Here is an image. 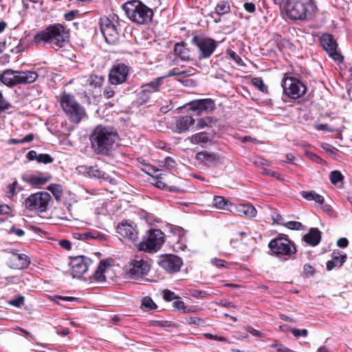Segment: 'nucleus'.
Masks as SVG:
<instances>
[{
  "label": "nucleus",
  "instance_id": "obj_1",
  "mask_svg": "<svg viewBox=\"0 0 352 352\" xmlns=\"http://www.w3.org/2000/svg\"><path fill=\"white\" fill-rule=\"evenodd\" d=\"M89 140L94 154L108 156L114 149L118 133L113 127L99 124L91 131Z\"/></svg>",
  "mask_w": 352,
  "mask_h": 352
},
{
  "label": "nucleus",
  "instance_id": "obj_2",
  "mask_svg": "<svg viewBox=\"0 0 352 352\" xmlns=\"http://www.w3.org/2000/svg\"><path fill=\"white\" fill-rule=\"evenodd\" d=\"M69 41V32L60 23L50 25L39 31L35 34L33 41L36 45L48 44L56 50L65 47Z\"/></svg>",
  "mask_w": 352,
  "mask_h": 352
},
{
  "label": "nucleus",
  "instance_id": "obj_3",
  "mask_svg": "<svg viewBox=\"0 0 352 352\" xmlns=\"http://www.w3.org/2000/svg\"><path fill=\"white\" fill-rule=\"evenodd\" d=\"M285 9L290 19L304 20L312 17L317 8L312 0H287Z\"/></svg>",
  "mask_w": 352,
  "mask_h": 352
},
{
  "label": "nucleus",
  "instance_id": "obj_4",
  "mask_svg": "<svg viewBox=\"0 0 352 352\" xmlns=\"http://www.w3.org/2000/svg\"><path fill=\"white\" fill-rule=\"evenodd\" d=\"M123 9L130 20L138 24L149 22L153 16V10L140 1L126 3Z\"/></svg>",
  "mask_w": 352,
  "mask_h": 352
},
{
  "label": "nucleus",
  "instance_id": "obj_5",
  "mask_svg": "<svg viewBox=\"0 0 352 352\" xmlns=\"http://www.w3.org/2000/svg\"><path fill=\"white\" fill-rule=\"evenodd\" d=\"M61 107L72 122L79 123L85 117L86 111L75 99L69 94H63L60 98Z\"/></svg>",
  "mask_w": 352,
  "mask_h": 352
},
{
  "label": "nucleus",
  "instance_id": "obj_6",
  "mask_svg": "<svg viewBox=\"0 0 352 352\" xmlns=\"http://www.w3.org/2000/svg\"><path fill=\"white\" fill-rule=\"evenodd\" d=\"M164 242V234L158 229L150 230L138 244V250L144 252H155L158 250Z\"/></svg>",
  "mask_w": 352,
  "mask_h": 352
},
{
  "label": "nucleus",
  "instance_id": "obj_7",
  "mask_svg": "<svg viewBox=\"0 0 352 352\" xmlns=\"http://www.w3.org/2000/svg\"><path fill=\"white\" fill-rule=\"evenodd\" d=\"M192 43L199 50L198 58L199 60L210 57L217 47V42L215 40L197 35L192 37Z\"/></svg>",
  "mask_w": 352,
  "mask_h": 352
},
{
  "label": "nucleus",
  "instance_id": "obj_8",
  "mask_svg": "<svg viewBox=\"0 0 352 352\" xmlns=\"http://www.w3.org/2000/svg\"><path fill=\"white\" fill-rule=\"evenodd\" d=\"M284 94L291 98L297 99L302 96L306 91V86L298 78H285L281 83Z\"/></svg>",
  "mask_w": 352,
  "mask_h": 352
},
{
  "label": "nucleus",
  "instance_id": "obj_9",
  "mask_svg": "<svg viewBox=\"0 0 352 352\" xmlns=\"http://www.w3.org/2000/svg\"><path fill=\"white\" fill-rule=\"evenodd\" d=\"M268 247L276 255L291 256L296 252V248L294 243L283 237L271 240Z\"/></svg>",
  "mask_w": 352,
  "mask_h": 352
},
{
  "label": "nucleus",
  "instance_id": "obj_10",
  "mask_svg": "<svg viewBox=\"0 0 352 352\" xmlns=\"http://www.w3.org/2000/svg\"><path fill=\"white\" fill-rule=\"evenodd\" d=\"M50 195L47 192H39L31 195L25 200L26 208L30 210H37L44 212L47 210L50 201Z\"/></svg>",
  "mask_w": 352,
  "mask_h": 352
},
{
  "label": "nucleus",
  "instance_id": "obj_11",
  "mask_svg": "<svg viewBox=\"0 0 352 352\" xmlns=\"http://www.w3.org/2000/svg\"><path fill=\"white\" fill-rule=\"evenodd\" d=\"M124 270L126 276L129 278L137 279L146 274L150 270V266L144 259H134L126 264Z\"/></svg>",
  "mask_w": 352,
  "mask_h": 352
},
{
  "label": "nucleus",
  "instance_id": "obj_12",
  "mask_svg": "<svg viewBox=\"0 0 352 352\" xmlns=\"http://www.w3.org/2000/svg\"><path fill=\"white\" fill-rule=\"evenodd\" d=\"M129 74V67L124 63L113 65L109 72V81L113 85L124 83Z\"/></svg>",
  "mask_w": 352,
  "mask_h": 352
},
{
  "label": "nucleus",
  "instance_id": "obj_13",
  "mask_svg": "<svg viewBox=\"0 0 352 352\" xmlns=\"http://www.w3.org/2000/svg\"><path fill=\"white\" fill-rule=\"evenodd\" d=\"M100 30L107 43H116L119 39V34L115 24L107 17L100 19Z\"/></svg>",
  "mask_w": 352,
  "mask_h": 352
},
{
  "label": "nucleus",
  "instance_id": "obj_14",
  "mask_svg": "<svg viewBox=\"0 0 352 352\" xmlns=\"http://www.w3.org/2000/svg\"><path fill=\"white\" fill-rule=\"evenodd\" d=\"M320 43L324 50H325L334 60L342 63L344 57L337 51V43L333 36L329 34H324L320 38Z\"/></svg>",
  "mask_w": 352,
  "mask_h": 352
},
{
  "label": "nucleus",
  "instance_id": "obj_15",
  "mask_svg": "<svg viewBox=\"0 0 352 352\" xmlns=\"http://www.w3.org/2000/svg\"><path fill=\"white\" fill-rule=\"evenodd\" d=\"M91 263V260L86 256H80L72 258L70 261L71 274L74 278H80L85 274Z\"/></svg>",
  "mask_w": 352,
  "mask_h": 352
},
{
  "label": "nucleus",
  "instance_id": "obj_16",
  "mask_svg": "<svg viewBox=\"0 0 352 352\" xmlns=\"http://www.w3.org/2000/svg\"><path fill=\"white\" fill-rule=\"evenodd\" d=\"M158 264L168 272L174 273L180 270L182 261L177 256L167 254L160 258Z\"/></svg>",
  "mask_w": 352,
  "mask_h": 352
},
{
  "label": "nucleus",
  "instance_id": "obj_17",
  "mask_svg": "<svg viewBox=\"0 0 352 352\" xmlns=\"http://www.w3.org/2000/svg\"><path fill=\"white\" fill-rule=\"evenodd\" d=\"M164 78V77L155 78L154 80L142 86V90L139 93V100L142 103L146 102L153 93L160 91Z\"/></svg>",
  "mask_w": 352,
  "mask_h": 352
},
{
  "label": "nucleus",
  "instance_id": "obj_18",
  "mask_svg": "<svg viewBox=\"0 0 352 352\" xmlns=\"http://www.w3.org/2000/svg\"><path fill=\"white\" fill-rule=\"evenodd\" d=\"M117 232L124 238L134 241L138 238V231L133 223L123 221L117 226Z\"/></svg>",
  "mask_w": 352,
  "mask_h": 352
},
{
  "label": "nucleus",
  "instance_id": "obj_19",
  "mask_svg": "<svg viewBox=\"0 0 352 352\" xmlns=\"http://www.w3.org/2000/svg\"><path fill=\"white\" fill-rule=\"evenodd\" d=\"M195 124V119L190 116H180L175 118L173 127L175 132L182 133L187 131Z\"/></svg>",
  "mask_w": 352,
  "mask_h": 352
},
{
  "label": "nucleus",
  "instance_id": "obj_20",
  "mask_svg": "<svg viewBox=\"0 0 352 352\" xmlns=\"http://www.w3.org/2000/svg\"><path fill=\"white\" fill-rule=\"evenodd\" d=\"M8 262L11 268L16 270L26 268L30 264V261L25 254L15 252H11Z\"/></svg>",
  "mask_w": 352,
  "mask_h": 352
},
{
  "label": "nucleus",
  "instance_id": "obj_21",
  "mask_svg": "<svg viewBox=\"0 0 352 352\" xmlns=\"http://www.w3.org/2000/svg\"><path fill=\"white\" fill-rule=\"evenodd\" d=\"M190 105L191 109L192 111H197L198 114L204 111H211L215 108L214 101L210 98L195 100L191 102Z\"/></svg>",
  "mask_w": 352,
  "mask_h": 352
},
{
  "label": "nucleus",
  "instance_id": "obj_22",
  "mask_svg": "<svg viewBox=\"0 0 352 352\" xmlns=\"http://www.w3.org/2000/svg\"><path fill=\"white\" fill-rule=\"evenodd\" d=\"M19 71L6 69L0 76V80L8 87H13L20 84Z\"/></svg>",
  "mask_w": 352,
  "mask_h": 352
},
{
  "label": "nucleus",
  "instance_id": "obj_23",
  "mask_svg": "<svg viewBox=\"0 0 352 352\" xmlns=\"http://www.w3.org/2000/svg\"><path fill=\"white\" fill-rule=\"evenodd\" d=\"M230 3L229 1H219L214 8V12L211 14V16L214 17V22H219L221 21L220 16L230 13Z\"/></svg>",
  "mask_w": 352,
  "mask_h": 352
},
{
  "label": "nucleus",
  "instance_id": "obj_24",
  "mask_svg": "<svg viewBox=\"0 0 352 352\" xmlns=\"http://www.w3.org/2000/svg\"><path fill=\"white\" fill-rule=\"evenodd\" d=\"M232 212H236L239 216H244L249 218L254 217L256 214L255 208L249 204H234Z\"/></svg>",
  "mask_w": 352,
  "mask_h": 352
},
{
  "label": "nucleus",
  "instance_id": "obj_25",
  "mask_svg": "<svg viewBox=\"0 0 352 352\" xmlns=\"http://www.w3.org/2000/svg\"><path fill=\"white\" fill-rule=\"evenodd\" d=\"M303 241L311 246L317 245L321 240V232L316 228H311L309 232L304 235Z\"/></svg>",
  "mask_w": 352,
  "mask_h": 352
},
{
  "label": "nucleus",
  "instance_id": "obj_26",
  "mask_svg": "<svg viewBox=\"0 0 352 352\" xmlns=\"http://www.w3.org/2000/svg\"><path fill=\"white\" fill-rule=\"evenodd\" d=\"M80 168L87 173L89 177L103 179L104 180L109 179L108 175L100 170L97 166H81Z\"/></svg>",
  "mask_w": 352,
  "mask_h": 352
},
{
  "label": "nucleus",
  "instance_id": "obj_27",
  "mask_svg": "<svg viewBox=\"0 0 352 352\" xmlns=\"http://www.w3.org/2000/svg\"><path fill=\"white\" fill-rule=\"evenodd\" d=\"M175 54L184 60H192L190 52L184 43H176L174 47Z\"/></svg>",
  "mask_w": 352,
  "mask_h": 352
},
{
  "label": "nucleus",
  "instance_id": "obj_28",
  "mask_svg": "<svg viewBox=\"0 0 352 352\" xmlns=\"http://www.w3.org/2000/svg\"><path fill=\"white\" fill-rule=\"evenodd\" d=\"M20 84H30L34 82L38 74L34 71H19Z\"/></svg>",
  "mask_w": 352,
  "mask_h": 352
},
{
  "label": "nucleus",
  "instance_id": "obj_29",
  "mask_svg": "<svg viewBox=\"0 0 352 352\" xmlns=\"http://www.w3.org/2000/svg\"><path fill=\"white\" fill-rule=\"evenodd\" d=\"M213 205L217 208L233 212L234 204L229 202L223 197L214 196L213 199Z\"/></svg>",
  "mask_w": 352,
  "mask_h": 352
},
{
  "label": "nucleus",
  "instance_id": "obj_30",
  "mask_svg": "<svg viewBox=\"0 0 352 352\" xmlns=\"http://www.w3.org/2000/svg\"><path fill=\"white\" fill-rule=\"evenodd\" d=\"M300 195L308 201H314L318 204L323 205L324 197L314 191H302Z\"/></svg>",
  "mask_w": 352,
  "mask_h": 352
},
{
  "label": "nucleus",
  "instance_id": "obj_31",
  "mask_svg": "<svg viewBox=\"0 0 352 352\" xmlns=\"http://www.w3.org/2000/svg\"><path fill=\"white\" fill-rule=\"evenodd\" d=\"M192 144L208 143L211 141V137L206 132H200L192 135L190 138Z\"/></svg>",
  "mask_w": 352,
  "mask_h": 352
},
{
  "label": "nucleus",
  "instance_id": "obj_32",
  "mask_svg": "<svg viewBox=\"0 0 352 352\" xmlns=\"http://www.w3.org/2000/svg\"><path fill=\"white\" fill-rule=\"evenodd\" d=\"M104 78L102 76L96 74H90L86 80V85H89L91 88L100 87L102 86Z\"/></svg>",
  "mask_w": 352,
  "mask_h": 352
},
{
  "label": "nucleus",
  "instance_id": "obj_33",
  "mask_svg": "<svg viewBox=\"0 0 352 352\" xmlns=\"http://www.w3.org/2000/svg\"><path fill=\"white\" fill-rule=\"evenodd\" d=\"M105 267V263L101 261L98 267V269L92 276L93 280H95L98 282H103L105 280V276L104 275Z\"/></svg>",
  "mask_w": 352,
  "mask_h": 352
},
{
  "label": "nucleus",
  "instance_id": "obj_34",
  "mask_svg": "<svg viewBox=\"0 0 352 352\" xmlns=\"http://www.w3.org/2000/svg\"><path fill=\"white\" fill-rule=\"evenodd\" d=\"M173 306L179 311L182 313H190L195 311L193 307H187L184 302L182 300H176L173 303Z\"/></svg>",
  "mask_w": 352,
  "mask_h": 352
},
{
  "label": "nucleus",
  "instance_id": "obj_35",
  "mask_svg": "<svg viewBox=\"0 0 352 352\" xmlns=\"http://www.w3.org/2000/svg\"><path fill=\"white\" fill-rule=\"evenodd\" d=\"M47 190H50L56 199H58L63 194V188L60 184H52L47 187Z\"/></svg>",
  "mask_w": 352,
  "mask_h": 352
},
{
  "label": "nucleus",
  "instance_id": "obj_36",
  "mask_svg": "<svg viewBox=\"0 0 352 352\" xmlns=\"http://www.w3.org/2000/svg\"><path fill=\"white\" fill-rule=\"evenodd\" d=\"M213 123V118L210 116L204 117L199 119L197 122V129H204L205 127H210Z\"/></svg>",
  "mask_w": 352,
  "mask_h": 352
},
{
  "label": "nucleus",
  "instance_id": "obj_37",
  "mask_svg": "<svg viewBox=\"0 0 352 352\" xmlns=\"http://www.w3.org/2000/svg\"><path fill=\"white\" fill-rule=\"evenodd\" d=\"M50 177H30L28 179L29 182L32 185H43L47 183L50 179Z\"/></svg>",
  "mask_w": 352,
  "mask_h": 352
},
{
  "label": "nucleus",
  "instance_id": "obj_38",
  "mask_svg": "<svg viewBox=\"0 0 352 352\" xmlns=\"http://www.w3.org/2000/svg\"><path fill=\"white\" fill-rule=\"evenodd\" d=\"M332 259L335 261L337 265L340 267L346 261V254H340L339 252L334 251L332 254Z\"/></svg>",
  "mask_w": 352,
  "mask_h": 352
},
{
  "label": "nucleus",
  "instance_id": "obj_39",
  "mask_svg": "<svg viewBox=\"0 0 352 352\" xmlns=\"http://www.w3.org/2000/svg\"><path fill=\"white\" fill-rule=\"evenodd\" d=\"M142 307L145 309L146 310H151L155 309L157 307L153 300L148 297L146 296L143 298L142 300Z\"/></svg>",
  "mask_w": 352,
  "mask_h": 352
},
{
  "label": "nucleus",
  "instance_id": "obj_40",
  "mask_svg": "<svg viewBox=\"0 0 352 352\" xmlns=\"http://www.w3.org/2000/svg\"><path fill=\"white\" fill-rule=\"evenodd\" d=\"M329 177L331 182L335 185L338 184L339 182H341L344 178L342 173L338 170L331 171Z\"/></svg>",
  "mask_w": 352,
  "mask_h": 352
},
{
  "label": "nucleus",
  "instance_id": "obj_41",
  "mask_svg": "<svg viewBox=\"0 0 352 352\" xmlns=\"http://www.w3.org/2000/svg\"><path fill=\"white\" fill-rule=\"evenodd\" d=\"M226 54L230 59L233 60L239 65H243L241 58L234 51H232L231 50H228L226 51Z\"/></svg>",
  "mask_w": 352,
  "mask_h": 352
},
{
  "label": "nucleus",
  "instance_id": "obj_42",
  "mask_svg": "<svg viewBox=\"0 0 352 352\" xmlns=\"http://www.w3.org/2000/svg\"><path fill=\"white\" fill-rule=\"evenodd\" d=\"M54 159L49 154H39L37 158V162L45 164L53 162Z\"/></svg>",
  "mask_w": 352,
  "mask_h": 352
},
{
  "label": "nucleus",
  "instance_id": "obj_43",
  "mask_svg": "<svg viewBox=\"0 0 352 352\" xmlns=\"http://www.w3.org/2000/svg\"><path fill=\"white\" fill-rule=\"evenodd\" d=\"M285 226L291 230H299L303 228L302 224L298 221H288L285 223Z\"/></svg>",
  "mask_w": 352,
  "mask_h": 352
},
{
  "label": "nucleus",
  "instance_id": "obj_44",
  "mask_svg": "<svg viewBox=\"0 0 352 352\" xmlns=\"http://www.w3.org/2000/svg\"><path fill=\"white\" fill-rule=\"evenodd\" d=\"M163 297L167 301H172L173 300L179 298L174 292L168 289L164 290Z\"/></svg>",
  "mask_w": 352,
  "mask_h": 352
},
{
  "label": "nucleus",
  "instance_id": "obj_45",
  "mask_svg": "<svg viewBox=\"0 0 352 352\" xmlns=\"http://www.w3.org/2000/svg\"><path fill=\"white\" fill-rule=\"evenodd\" d=\"M151 183L160 189H164L166 188V185L160 180V179L157 177H152Z\"/></svg>",
  "mask_w": 352,
  "mask_h": 352
},
{
  "label": "nucleus",
  "instance_id": "obj_46",
  "mask_svg": "<svg viewBox=\"0 0 352 352\" xmlns=\"http://www.w3.org/2000/svg\"><path fill=\"white\" fill-rule=\"evenodd\" d=\"M26 48V45L25 44L23 39H20L18 45L14 48L11 50V52L13 53H20L25 50Z\"/></svg>",
  "mask_w": 352,
  "mask_h": 352
},
{
  "label": "nucleus",
  "instance_id": "obj_47",
  "mask_svg": "<svg viewBox=\"0 0 352 352\" xmlns=\"http://www.w3.org/2000/svg\"><path fill=\"white\" fill-rule=\"evenodd\" d=\"M24 300H25L24 296H19L16 298L10 300L9 302V304L15 307H19L23 304Z\"/></svg>",
  "mask_w": 352,
  "mask_h": 352
},
{
  "label": "nucleus",
  "instance_id": "obj_48",
  "mask_svg": "<svg viewBox=\"0 0 352 352\" xmlns=\"http://www.w3.org/2000/svg\"><path fill=\"white\" fill-rule=\"evenodd\" d=\"M115 95V90L111 87H106L103 91V96L105 98L109 99L113 97Z\"/></svg>",
  "mask_w": 352,
  "mask_h": 352
},
{
  "label": "nucleus",
  "instance_id": "obj_49",
  "mask_svg": "<svg viewBox=\"0 0 352 352\" xmlns=\"http://www.w3.org/2000/svg\"><path fill=\"white\" fill-rule=\"evenodd\" d=\"M291 332L296 338H298L300 336L306 337L308 334L307 329H292Z\"/></svg>",
  "mask_w": 352,
  "mask_h": 352
},
{
  "label": "nucleus",
  "instance_id": "obj_50",
  "mask_svg": "<svg viewBox=\"0 0 352 352\" xmlns=\"http://www.w3.org/2000/svg\"><path fill=\"white\" fill-rule=\"evenodd\" d=\"M272 219L274 221V223H276V224H280V225H284L285 226V223L284 221H283V217L279 214L277 212H274L272 214Z\"/></svg>",
  "mask_w": 352,
  "mask_h": 352
},
{
  "label": "nucleus",
  "instance_id": "obj_51",
  "mask_svg": "<svg viewBox=\"0 0 352 352\" xmlns=\"http://www.w3.org/2000/svg\"><path fill=\"white\" fill-rule=\"evenodd\" d=\"M11 105L7 102L3 97L1 92L0 91V110L4 111L8 109Z\"/></svg>",
  "mask_w": 352,
  "mask_h": 352
},
{
  "label": "nucleus",
  "instance_id": "obj_52",
  "mask_svg": "<svg viewBox=\"0 0 352 352\" xmlns=\"http://www.w3.org/2000/svg\"><path fill=\"white\" fill-rule=\"evenodd\" d=\"M211 263L214 265V266H217V267H226V265H227V263L222 260V259H220V258H214L212 259H211L210 261Z\"/></svg>",
  "mask_w": 352,
  "mask_h": 352
},
{
  "label": "nucleus",
  "instance_id": "obj_53",
  "mask_svg": "<svg viewBox=\"0 0 352 352\" xmlns=\"http://www.w3.org/2000/svg\"><path fill=\"white\" fill-rule=\"evenodd\" d=\"M187 322L188 324H196L198 326L202 325L204 324L203 320L200 318L197 317H190L187 320Z\"/></svg>",
  "mask_w": 352,
  "mask_h": 352
},
{
  "label": "nucleus",
  "instance_id": "obj_54",
  "mask_svg": "<svg viewBox=\"0 0 352 352\" xmlns=\"http://www.w3.org/2000/svg\"><path fill=\"white\" fill-rule=\"evenodd\" d=\"M244 9L249 13H253L255 12V5L251 2H245L243 4Z\"/></svg>",
  "mask_w": 352,
  "mask_h": 352
},
{
  "label": "nucleus",
  "instance_id": "obj_55",
  "mask_svg": "<svg viewBox=\"0 0 352 352\" xmlns=\"http://www.w3.org/2000/svg\"><path fill=\"white\" fill-rule=\"evenodd\" d=\"M204 336L208 339L214 340L217 341H220V342L226 341V338L224 337L212 335L211 333H205Z\"/></svg>",
  "mask_w": 352,
  "mask_h": 352
},
{
  "label": "nucleus",
  "instance_id": "obj_56",
  "mask_svg": "<svg viewBox=\"0 0 352 352\" xmlns=\"http://www.w3.org/2000/svg\"><path fill=\"white\" fill-rule=\"evenodd\" d=\"M59 245H60L61 248H63L67 250H70L72 248V244H71L70 241L68 240H66V239L60 241Z\"/></svg>",
  "mask_w": 352,
  "mask_h": 352
},
{
  "label": "nucleus",
  "instance_id": "obj_57",
  "mask_svg": "<svg viewBox=\"0 0 352 352\" xmlns=\"http://www.w3.org/2000/svg\"><path fill=\"white\" fill-rule=\"evenodd\" d=\"M304 272L307 276H313L314 274V270L310 265H304Z\"/></svg>",
  "mask_w": 352,
  "mask_h": 352
},
{
  "label": "nucleus",
  "instance_id": "obj_58",
  "mask_svg": "<svg viewBox=\"0 0 352 352\" xmlns=\"http://www.w3.org/2000/svg\"><path fill=\"white\" fill-rule=\"evenodd\" d=\"M349 244V241L346 238H340L337 241V245L339 248H344L347 247Z\"/></svg>",
  "mask_w": 352,
  "mask_h": 352
},
{
  "label": "nucleus",
  "instance_id": "obj_59",
  "mask_svg": "<svg viewBox=\"0 0 352 352\" xmlns=\"http://www.w3.org/2000/svg\"><path fill=\"white\" fill-rule=\"evenodd\" d=\"M11 208L8 205H0V214H8L11 212Z\"/></svg>",
  "mask_w": 352,
  "mask_h": 352
},
{
  "label": "nucleus",
  "instance_id": "obj_60",
  "mask_svg": "<svg viewBox=\"0 0 352 352\" xmlns=\"http://www.w3.org/2000/svg\"><path fill=\"white\" fill-rule=\"evenodd\" d=\"M17 185V182H14L12 184H9L8 186V194L10 196H13L15 195V190Z\"/></svg>",
  "mask_w": 352,
  "mask_h": 352
},
{
  "label": "nucleus",
  "instance_id": "obj_61",
  "mask_svg": "<svg viewBox=\"0 0 352 352\" xmlns=\"http://www.w3.org/2000/svg\"><path fill=\"white\" fill-rule=\"evenodd\" d=\"M175 161L170 157H166L164 160V166L168 168H173L175 167Z\"/></svg>",
  "mask_w": 352,
  "mask_h": 352
},
{
  "label": "nucleus",
  "instance_id": "obj_62",
  "mask_svg": "<svg viewBox=\"0 0 352 352\" xmlns=\"http://www.w3.org/2000/svg\"><path fill=\"white\" fill-rule=\"evenodd\" d=\"M38 156V155L36 153V152L33 150L29 151L26 155V157L30 161L31 160H36L37 161Z\"/></svg>",
  "mask_w": 352,
  "mask_h": 352
},
{
  "label": "nucleus",
  "instance_id": "obj_63",
  "mask_svg": "<svg viewBox=\"0 0 352 352\" xmlns=\"http://www.w3.org/2000/svg\"><path fill=\"white\" fill-rule=\"evenodd\" d=\"M191 295L195 298H204L208 296V294L199 290H194L192 292Z\"/></svg>",
  "mask_w": 352,
  "mask_h": 352
},
{
  "label": "nucleus",
  "instance_id": "obj_64",
  "mask_svg": "<svg viewBox=\"0 0 352 352\" xmlns=\"http://www.w3.org/2000/svg\"><path fill=\"white\" fill-rule=\"evenodd\" d=\"M276 349L277 352H289V349L282 344L276 343Z\"/></svg>",
  "mask_w": 352,
  "mask_h": 352
}]
</instances>
